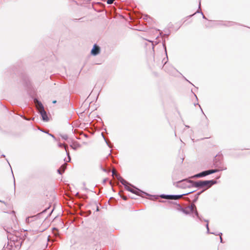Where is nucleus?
Masks as SVG:
<instances>
[{"instance_id": "obj_1", "label": "nucleus", "mask_w": 250, "mask_h": 250, "mask_svg": "<svg viewBox=\"0 0 250 250\" xmlns=\"http://www.w3.org/2000/svg\"><path fill=\"white\" fill-rule=\"evenodd\" d=\"M118 179L121 183L124 186L125 188L128 191L134 193L137 195L141 196L142 194L149 195V194L139 188L132 185L120 176H118Z\"/></svg>"}, {"instance_id": "obj_2", "label": "nucleus", "mask_w": 250, "mask_h": 250, "mask_svg": "<svg viewBox=\"0 0 250 250\" xmlns=\"http://www.w3.org/2000/svg\"><path fill=\"white\" fill-rule=\"evenodd\" d=\"M217 183V181L215 180H198L196 181H194L193 187L198 188H204V189L202 191H203V192H204L205 191L210 188L211 186H212L214 184H216Z\"/></svg>"}, {"instance_id": "obj_3", "label": "nucleus", "mask_w": 250, "mask_h": 250, "mask_svg": "<svg viewBox=\"0 0 250 250\" xmlns=\"http://www.w3.org/2000/svg\"><path fill=\"white\" fill-rule=\"evenodd\" d=\"M194 181L186 178L173 183V185L178 188H186L193 187Z\"/></svg>"}, {"instance_id": "obj_4", "label": "nucleus", "mask_w": 250, "mask_h": 250, "mask_svg": "<svg viewBox=\"0 0 250 250\" xmlns=\"http://www.w3.org/2000/svg\"><path fill=\"white\" fill-rule=\"evenodd\" d=\"M183 212L186 214H194V215L200 220L202 221V218L200 216L197 210L196 207L195 205L191 204L186 208H185Z\"/></svg>"}, {"instance_id": "obj_5", "label": "nucleus", "mask_w": 250, "mask_h": 250, "mask_svg": "<svg viewBox=\"0 0 250 250\" xmlns=\"http://www.w3.org/2000/svg\"><path fill=\"white\" fill-rule=\"evenodd\" d=\"M222 157L216 155L213 160V165L215 167L220 168L224 167L222 161Z\"/></svg>"}, {"instance_id": "obj_6", "label": "nucleus", "mask_w": 250, "mask_h": 250, "mask_svg": "<svg viewBox=\"0 0 250 250\" xmlns=\"http://www.w3.org/2000/svg\"><path fill=\"white\" fill-rule=\"evenodd\" d=\"M208 175H210L209 169L203 171L201 172L197 173L191 177L192 178H199L206 177Z\"/></svg>"}, {"instance_id": "obj_7", "label": "nucleus", "mask_w": 250, "mask_h": 250, "mask_svg": "<svg viewBox=\"0 0 250 250\" xmlns=\"http://www.w3.org/2000/svg\"><path fill=\"white\" fill-rule=\"evenodd\" d=\"M13 242L16 249H19L23 242V240L21 238H19L17 237H16L15 238L13 239Z\"/></svg>"}, {"instance_id": "obj_8", "label": "nucleus", "mask_w": 250, "mask_h": 250, "mask_svg": "<svg viewBox=\"0 0 250 250\" xmlns=\"http://www.w3.org/2000/svg\"><path fill=\"white\" fill-rule=\"evenodd\" d=\"M101 51V48L99 45L97 44H94L91 50V54L93 56H97L100 54Z\"/></svg>"}, {"instance_id": "obj_9", "label": "nucleus", "mask_w": 250, "mask_h": 250, "mask_svg": "<svg viewBox=\"0 0 250 250\" xmlns=\"http://www.w3.org/2000/svg\"><path fill=\"white\" fill-rule=\"evenodd\" d=\"M38 113L41 115L43 121L48 122L49 120L47 112L45 111L44 109L40 110Z\"/></svg>"}, {"instance_id": "obj_10", "label": "nucleus", "mask_w": 250, "mask_h": 250, "mask_svg": "<svg viewBox=\"0 0 250 250\" xmlns=\"http://www.w3.org/2000/svg\"><path fill=\"white\" fill-rule=\"evenodd\" d=\"M108 167V165L106 162V160H104L101 164L100 167V169L103 170V171L105 172L109 173L110 170L108 169L107 168L104 167Z\"/></svg>"}, {"instance_id": "obj_11", "label": "nucleus", "mask_w": 250, "mask_h": 250, "mask_svg": "<svg viewBox=\"0 0 250 250\" xmlns=\"http://www.w3.org/2000/svg\"><path fill=\"white\" fill-rule=\"evenodd\" d=\"M22 80L23 81V83L25 86L28 87L30 85V82L28 77L24 74L22 76Z\"/></svg>"}, {"instance_id": "obj_12", "label": "nucleus", "mask_w": 250, "mask_h": 250, "mask_svg": "<svg viewBox=\"0 0 250 250\" xmlns=\"http://www.w3.org/2000/svg\"><path fill=\"white\" fill-rule=\"evenodd\" d=\"M44 212V211L41 212L40 213L37 214L36 215L28 217L26 218V223H29L30 222H32L33 220H30L31 218H35V219H38L40 216L42 215Z\"/></svg>"}, {"instance_id": "obj_13", "label": "nucleus", "mask_w": 250, "mask_h": 250, "mask_svg": "<svg viewBox=\"0 0 250 250\" xmlns=\"http://www.w3.org/2000/svg\"><path fill=\"white\" fill-rule=\"evenodd\" d=\"M226 169H227V167H220V168L216 167V168H215V169H209V170L210 174H213V173H214L216 172H218L220 171H222V170H226Z\"/></svg>"}, {"instance_id": "obj_14", "label": "nucleus", "mask_w": 250, "mask_h": 250, "mask_svg": "<svg viewBox=\"0 0 250 250\" xmlns=\"http://www.w3.org/2000/svg\"><path fill=\"white\" fill-rule=\"evenodd\" d=\"M35 101L37 102L38 111H39L40 110L44 109V106L41 101L38 100L37 99H35Z\"/></svg>"}, {"instance_id": "obj_15", "label": "nucleus", "mask_w": 250, "mask_h": 250, "mask_svg": "<svg viewBox=\"0 0 250 250\" xmlns=\"http://www.w3.org/2000/svg\"><path fill=\"white\" fill-rule=\"evenodd\" d=\"M80 146V144L77 142H73L72 144L70 145V147L75 150H77Z\"/></svg>"}, {"instance_id": "obj_16", "label": "nucleus", "mask_w": 250, "mask_h": 250, "mask_svg": "<svg viewBox=\"0 0 250 250\" xmlns=\"http://www.w3.org/2000/svg\"><path fill=\"white\" fill-rule=\"evenodd\" d=\"M194 191H195V190L189 191V192H188V193H184V194H182L175 195V200H177L179 199L180 198L182 197L184 195H188V194H189L190 193H192V192H193Z\"/></svg>"}, {"instance_id": "obj_17", "label": "nucleus", "mask_w": 250, "mask_h": 250, "mask_svg": "<svg viewBox=\"0 0 250 250\" xmlns=\"http://www.w3.org/2000/svg\"><path fill=\"white\" fill-rule=\"evenodd\" d=\"M52 232L56 237L59 236L60 234H59V230L58 229H57L56 228H53L52 229Z\"/></svg>"}, {"instance_id": "obj_18", "label": "nucleus", "mask_w": 250, "mask_h": 250, "mask_svg": "<svg viewBox=\"0 0 250 250\" xmlns=\"http://www.w3.org/2000/svg\"><path fill=\"white\" fill-rule=\"evenodd\" d=\"M203 192V191H199L198 192H197L195 195V198L193 200V203H195L198 199V197H199V196Z\"/></svg>"}, {"instance_id": "obj_19", "label": "nucleus", "mask_w": 250, "mask_h": 250, "mask_svg": "<svg viewBox=\"0 0 250 250\" xmlns=\"http://www.w3.org/2000/svg\"><path fill=\"white\" fill-rule=\"evenodd\" d=\"M65 168V166H62L60 168L57 170L58 173L60 174H62V173L64 171Z\"/></svg>"}, {"instance_id": "obj_20", "label": "nucleus", "mask_w": 250, "mask_h": 250, "mask_svg": "<svg viewBox=\"0 0 250 250\" xmlns=\"http://www.w3.org/2000/svg\"><path fill=\"white\" fill-rule=\"evenodd\" d=\"M197 13H201L202 15L203 18L204 19H207L205 17V16H204V15L203 14V12H201V11H200L199 10H197L194 14H193L192 15H190L188 16V17L190 18V17H192L194 15H195Z\"/></svg>"}, {"instance_id": "obj_21", "label": "nucleus", "mask_w": 250, "mask_h": 250, "mask_svg": "<svg viewBox=\"0 0 250 250\" xmlns=\"http://www.w3.org/2000/svg\"><path fill=\"white\" fill-rule=\"evenodd\" d=\"M163 46L164 49H165V52L166 55L167 56V57H166L167 59V60H168V57H167V48H166L165 40H164L163 42Z\"/></svg>"}, {"instance_id": "obj_22", "label": "nucleus", "mask_w": 250, "mask_h": 250, "mask_svg": "<svg viewBox=\"0 0 250 250\" xmlns=\"http://www.w3.org/2000/svg\"><path fill=\"white\" fill-rule=\"evenodd\" d=\"M65 151H66V155H67L68 159V162H70V160H71V157H70V156L69 155V151L68 150V148L67 147H65Z\"/></svg>"}, {"instance_id": "obj_23", "label": "nucleus", "mask_w": 250, "mask_h": 250, "mask_svg": "<svg viewBox=\"0 0 250 250\" xmlns=\"http://www.w3.org/2000/svg\"><path fill=\"white\" fill-rule=\"evenodd\" d=\"M101 134H102V137H103V138H104V140L105 141V142L106 144H107V145L108 146V147H109V148H111V147H112V146H111V145H110L109 144V143H108V142L106 141V139H105V137H104V133H103V132H102Z\"/></svg>"}, {"instance_id": "obj_24", "label": "nucleus", "mask_w": 250, "mask_h": 250, "mask_svg": "<svg viewBox=\"0 0 250 250\" xmlns=\"http://www.w3.org/2000/svg\"><path fill=\"white\" fill-rule=\"evenodd\" d=\"M234 24V22L232 21H227L225 24H224L225 25L230 26H232Z\"/></svg>"}, {"instance_id": "obj_25", "label": "nucleus", "mask_w": 250, "mask_h": 250, "mask_svg": "<svg viewBox=\"0 0 250 250\" xmlns=\"http://www.w3.org/2000/svg\"><path fill=\"white\" fill-rule=\"evenodd\" d=\"M178 208H177V209L179 211H182L183 212V211L184 209V208H183L180 204H177Z\"/></svg>"}, {"instance_id": "obj_26", "label": "nucleus", "mask_w": 250, "mask_h": 250, "mask_svg": "<svg viewBox=\"0 0 250 250\" xmlns=\"http://www.w3.org/2000/svg\"><path fill=\"white\" fill-rule=\"evenodd\" d=\"M160 197L162 199L168 200V194H162L160 195Z\"/></svg>"}, {"instance_id": "obj_27", "label": "nucleus", "mask_w": 250, "mask_h": 250, "mask_svg": "<svg viewBox=\"0 0 250 250\" xmlns=\"http://www.w3.org/2000/svg\"><path fill=\"white\" fill-rule=\"evenodd\" d=\"M168 200H175V195L168 194Z\"/></svg>"}, {"instance_id": "obj_28", "label": "nucleus", "mask_w": 250, "mask_h": 250, "mask_svg": "<svg viewBox=\"0 0 250 250\" xmlns=\"http://www.w3.org/2000/svg\"><path fill=\"white\" fill-rule=\"evenodd\" d=\"M119 195H120V197L124 200H126L127 199V197L125 196H123L121 194V191L119 192Z\"/></svg>"}, {"instance_id": "obj_29", "label": "nucleus", "mask_w": 250, "mask_h": 250, "mask_svg": "<svg viewBox=\"0 0 250 250\" xmlns=\"http://www.w3.org/2000/svg\"><path fill=\"white\" fill-rule=\"evenodd\" d=\"M164 69H165V70L166 72H167V73H168L169 74L172 75H174V74H173V73L172 72H170L168 69H167V66H165V67H164Z\"/></svg>"}, {"instance_id": "obj_30", "label": "nucleus", "mask_w": 250, "mask_h": 250, "mask_svg": "<svg viewBox=\"0 0 250 250\" xmlns=\"http://www.w3.org/2000/svg\"><path fill=\"white\" fill-rule=\"evenodd\" d=\"M41 130V131H42V132H44V133H45L48 134L49 136H50L51 137H52V138H53L55 140L56 139V138H55V136H54V135H53V134H50V133H48L47 132L45 131H43V130Z\"/></svg>"}, {"instance_id": "obj_31", "label": "nucleus", "mask_w": 250, "mask_h": 250, "mask_svg": "<svg viewBox=\"0 0 250 250\" xmlns=\"http://www.w3.org/2000/svg\"><path fill=\"white\" fill-rule=\"evenodd\" d=\"M201 109H202V108H201ZM201 110H202V112L203 113V114L205 115V119H206V120L207 121V125H206L208 126V122H209L208 120V118L207 117V116L205 115L203 110L201 109Z\"/></svg>"}, {"instance_id": "obj_32", "label": "nucleus", "mask_w": 250, "mask_h": 250, "mask_svg": "<svg viewBox=\"0 0 250 250\" xmlns=\"http://www.w3.org/2000/svg\"><path fill=\"white\" fill-rule=\"evenodd\" d=\"M62 138L64 139V140H66L68 139V136L66 134L63 135L61 136Z\"/></svg>"}, {"instance_id": "obj_33", "label": "nucleus", "mask_w": 250, "mask_h": 250, "mask_svg": "<svg viewBox=\"0 0 250 250\" xmlns=\"http://www.w3.org/2000/svg\"><path fill=\"white\" fill-rule=\"evenodd\" d=\"M204 221L206 222H207V224L206 225V227L207 229H209V227H208V220H206V219H204Z\"/></svg>"}, {"instance_id": "obj_34", "label": "nucleus", "mask_w": 250, "mask_h": 250, "mask_svg": "<svg viewBox=\"0 0 250 250\" xmlns=\"http://www.w3.org/2000/svg\"><path fill=\"white\" fill-rule=\"evenodd\" d=\"M58 146L60 147H66L63 144H62V143H59L58 144Z\"/></svg>"}, {"instance_id": "obj_35", "label": "nucleus", "mask_w": 250, "mask_h": 250, "mask_svg": "<svg viewBox=\"0 0 250 250\" xmlns=\"http://www.w3.org/2000/svg\"><path fill=\"white\" fill-rule=\"evenodd\" d=\"M12 174H13V173H12ZM13 178H14V189H15V185H16V184H15V178H14V175H13Z\"/></svg>"}, {"instance_id": "obj_36", "label": "nucleus", "mask_w": 250, "mask_h": 250, "mask_svg": "<svg viewBox=\"0 0 250 250\" xmlns=\"http://www.w3.org/2000/svg\"><path fill=\"white\" fill-rule=\"evenodd\" d=\"M169 203H172V204H173L174 205H176L177 206V204H179L178 203H177V202H170Z\"/></svg>"}, {"instance_id": "obj_37", "label": "nucleus", "mask_w": 250, "mask_h": 250, "mask_svg": "<svg viewBox=\"0 0 250 250\" xmlns=\"http://www.w3.org/2000/svg\"><path fill=\"white\" fill-rule=\"evenodd\" d=\"M169 67H170V68H171V69H173L174 70H175V71H177V72H178V70H176V69H175L174 68H173L172 66H169Z\"/></svg>"}, {"instance_id": "obj_38", "label": "nucleus", "mask_w": 250, "mask_h": 250, "mask_svg": "<svg viewBox=\"0 0 250 250\" xmlns=\"http://www.w3.org/2000/svg\"><path fill=\"white\" fill-rule=\"evenodd\" d=\"M107 180V179H104V180H103V183H104V184L106 182Z\"/></svg>"}, {"instance_id": "obj_39", "label": "nucleus", "mask_w": 250, "mask_h": 250, "mask_svg": "<svg viewBox=\"0 0 250 250\" xmlns=\"http://www.w3.org/2000/svg\"><path fill=\"white\" fill-rule=\"evenodd\" d=\"M210 233H211V234H214V235H218V234H217L218 233V232H211Z\"/></svg>"}, {"instance_id": "obj_40", "label": "nucleus", "mask_w": 250, "mask_h": 250, "mask_svg": "<svg viewBox=\"0 0 250 250\" xmlns=\"http://www.w3.org/2000/svg\"><path fill=\"white\" fill-rule=\"evenodd\" d=\"M217 234H218V235H219L220 237H222V232H218V233Z\"/></svg>"}, {"instance_id": "obj_41", "label": "nucleus", "mask_w": 250, "mask_h": 250, "mask_svg": "<svg viewBox=\"0 0 250 250\" xmlns=\"http://www.w3.org/2000/svg\"><path fill=\"white\" fill-rule=\"evenodd\" d=\"M220 242L222 243H223V239H222V237H220Z\"/></svg>"}, {"instance_id": "obj_42", "label": "nucleus", "mask_w": 250, "mask_h": 250, "mask_svg": "<svg viewBox=\"0 0 250 250\" xmlns=\"http://www.w3.org/2000/svg\"><path fill=\"white\" fill-rule=\"evenodd\" d=\"M207 229V233H211V232H210V231H209V229Z\"/></svg>"}, {"instance_id": "obj_43", "label": "nucleus", "mask_w": 250, "mask_h": 250, "mask_svg": "<svg viewBox=\"0 0 250 250\" xmlns=\"http://www.w3.org/2000/svg\"><path fill=\"white\" fill-rule=\"evenodd\" d=\"M57 103V101L56 100H54L52 101V103L53 104H56Z\"/></svg>"}, {"instance_id": "obj_44", "label": "nucleus", "mask_w": 250, "mask_h": 250, "mask_svg": "<svg viewBox=\"0 0 250 250\" xmlns=\"http://www.w3.org/2000/svg\"><path fill=\"white\" fill-rule=\"evenodd\" d=\"M96 211H99V208L98 207H97Z\"/></svg>"}, {"instance_id": "obj_45", "label": "nucleus", "mask_w": 250, "mask_h": 250, "mask_svg": "<svg viewBox=\"0 0 250 250\" xmlns=\"http://www.w3.org/2000/svg\"><path fill=\"white\" fill-rule=\"evenodd\" d=\"M167 61H167L165 62L164 65H165L166 64ZM163 67H164V66H163Z\"/></svg>"}, {"instance_id": "obj_46", "label": "nucleus", "mask_w": 250, "mask_h": 250, "mask_svg": "<svg viewBox=\"0 0 250 250\" xmlns=\"http://www.w3.org/2000/svg\"><path fill=\"white\" fill-rule=\"evenodd\" d=\"M185 126H186V127H187V128H189V125H185Z\"/></svg>"}, {"instance_id": "obj_47", "label": "nucleus", "mask_w": 250, "mask_h": 250, "mask_svg": "<svg viewBox=\"0 0 250 250\" xmlns=\"http://www.w3.org/2000/svg\"><path fill=\"white\" fill-rule=\"evenodd\" d=\"M30 220H33L32 221H34V220H36V219H35V218H31Z\"/></svg>"}, {"instance_id": "obj_48", "label": "nucleus", "mask_w": 250, "mask_h": 250, "mask_svg": "<svg viewBox=\"0 0 250 250\" xmlns=\"http://www.w3.org/2000/svg\"><path fill=\"white\" fill-rule=\"evenodd\" d=\"M114 173H115V171L114 170H113L112 171V175H113L114 174Z\"/></svg>"}, {"instance_id": "obj_49", "label": "nucleus", "mask_w": 250, "mask_h": 250, "mask_svg": "<svg viewBox=\"0 0 250 250\" xmlns=\"http://www.w3.org/2000/svg\"><path fill=\"white\" fill-rule=\"evenodd\" d=\"M200 5H201V3L200 2H199V8H200Z\"/></svg>"}, {"instance_id": "obj_50", "label": "nucleus", "mask_w": 250, "mask_h": 250, "mask_svg": "<svg viewBox=\"0 0 250 250\" xmlns=\"http://www.w3.org/2000/svg\"><path fill=\"white\" fill-rule=\"evenodd\" d=\"M1 157H5V155H4V154H2V155H1Z\"/></svg>"}, {"instance_id": "obj_51", "label": "nucleus", "mask_w": 250, "mask_h": 250, "mask_svg": "<svg viewBox=\"0 0 250 250\" xmlns=\"http://www.w3.org/2000/svg\"><path fill=\"white\" fill-rule=\"evenodd\" d=\"M160 202H163H163H165V201H161H161H160Z\"/></svg>"}, {"instance_id": "obj_52", "label": "nucleus", "mask_w": 250, "mask_h": 250, "mask_svg": "<svg viewBox=\"0 0 250 250\" xmlns=\"http://www.w3.org/2000/svg\"><path fill=\"white\" fill-rule=\"evenodd\" d=\"M0 202H2V203H5L4 201H0Z\"/></svg>"}]
</instances>
